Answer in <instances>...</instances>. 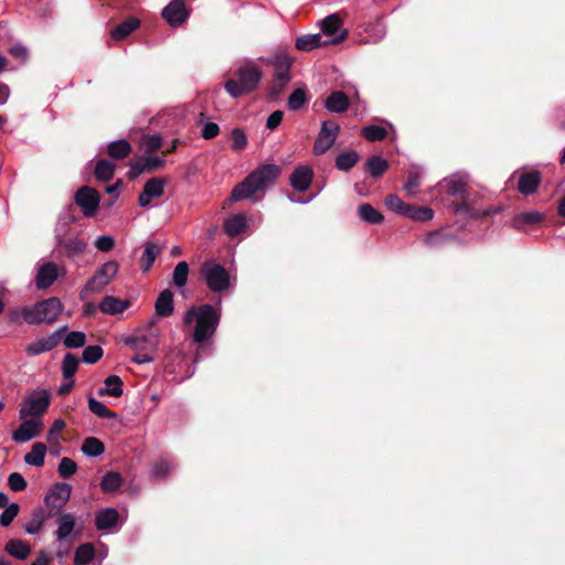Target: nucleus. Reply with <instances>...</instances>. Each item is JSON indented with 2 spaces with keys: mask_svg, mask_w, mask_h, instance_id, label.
Wrapping results in <instances>:
<instances>
[{
  "mask_svg": "<svg viewBox=\"0 0 565 565\" xmlns=\"http://www.w3.org/2000/svg\"><path fill=\"white\" fill-rule=\"evenodd\" d=\"M166 180L163 178L154 177L149 179L142 191L139 193L138 203L140 206L146 207L150 205L151 201L159 199L164 193Z\"/></svg>",
  "mask_w": 565,
  "mask_h": 565,
  "instance_id": "obj_18",
  "label": "nucleus"
},
{
  "mask_svg": "<svg viewBox=\"0 0 565 565\" xmlns=\"http://www.w3.org/2000/svg\"><path fill=\"white\" fill-rule=\"evenodd\" d=\"M82 452L87 457H98L104 454L105 446L102 440L96 437H87L83 441Z\"/></svg>",
  "mask_w": 565,
  "mask_h": 565,
  "instance_id": "obj_41",
  "label": "nucleus"
},
{
  "mask_svg": "<svg viewBox=\"0 0 565 565\" xmlns=\"http://www.w3.org/2000/svg\"><path fill=\"white\" fill-rule=\"evenodd\" d=\"M232 135V149L234 151H242L247 147V136L241 128H234Z\"/></svg>",
  "mask_w": 565,
  "mask_h": 565,
  "instance_id": "obj_57",
  "label": "nucleus"
},
{
  "mask_svg": "<svg viewBox=\"0 0 565 565\" xmlns=\"http://www.w3.org/2000/svg\"><path fill=\"white\" fill-rule=\"evenodd\" d=\"M66 330L67 327H63L52 332L47 337L38 339L36 341L29 343L25 347L26 355L33 358L42 353L52 351L61 342Z\"/></svg>",
  "mask_w": 565,
  "mask_h": 565,
  "instance_id": "obj_13",
  "label": "nucleus"
},
{
  "mask_svg": "<svg viewBox=\"0 0 565 565\" xmlns=\"http://www.w3.org/2000/svg\"><path fill=\"white\" fill-rule=\"evenodd\" d=\"M140 26V20L137 18H129L124 22L119 23L115 26L110 35L116 41H122L128 35H130L134 31H136Z\"/></svg>",
  "mask_w": 565,
  "mask_h": 565,
  "instance_id": "obj_30",
  "label": "nucleus"
},
{
  "mask_svg": "<svg viewBox=\"0 0 565 565\" xmlns=\"http://www.w3.org/2000/svg\"><path fill=\"white\" fill-rule=\"evenodd\" d=\"M469 175L466 172H456L438 183V192L449 196L463 195L467 191Z\"/></svg>",
  "mask_w": 565,
  "mask_h": 565,
  "instance_id": "obj_12",
  "label": "nucleus"
},
{
  "mask_svg": "<svg viewBox=\"0 0 565 565\" xmlns=\"http://www.w3.org/2000/svg\"><path fill=\"white\" fill-rule=\"evenodd\" d=\"M160 252L161 248L157 243L150 241L145 244L140 258L142 271H148L151 268Z\"/></svg>",
  "mask_w": 565,
  "mask_h": 565,
  "instance_id": "obj_36",
  "label": "nucleus"
},
{
  "mask_svg": "<svg viewBox=\"0 0 565 565\" xmlns=\"http://www.w3.org/2000/svg\"><path fill=\"white\" fill-rule=\"evenodd\" d=\"M103 356V349L99 345H88L83 350L82 361L87 364L96 363Z\"/></svg>",
  "mask_w": 565,
  "mask_h": 565,
  "instance_id": "obj_59",
  "label": "nucleus"
},
{
  "mask_svg": "<svg viewBox=\"0 0 565 565\" xmlns=\"http://www.w3.org/2000/svg\"><path fill=\"white\" fill-rule=\"evenodd\" d=\"M95 247L99 252H110L115 247V238L110 235H100L95 239Z\"/></svg>",
  "mask_w": 565,
  "mask_h": 565,
  "instance_id": "obj_63",
  "label": "nucleus"
},
{
  "mask_svg": "<svg viewBox=\"0 0 565 565\" xmlns=\"http://www.w3.org/2000/svg\"><path fill=\"white\" fill-rule=\"evenodd\" d=\"M161 14L166 22L173 28L182 25L189 18L184 0H172L163 8Z\"/></svg>",
  "mask_w": 565,
  "mask_h": 565,
  "instance_id": "obj_17",
  "label": "nucleus"
},
{
  "mask_svg": "<svg viewBox=\"0 0 565 565\" xmlns=\"http://www.w3.org/2000/svg\"><path fill=\"white\" fill-rule=\"evenodd\" d=\"M358 213L360 218L369 224H380L383 221V215L367 203L361 204Z\"/></svg>",
  "mask_w": 565,
  "mask_h": 565,
  "instance_id": "obj_44",
  "label": "nucleus"
},
{
  "mask_svg": "<svg viewBox=\"0 0 565 565\" xmlns=\"http://www.w3.org/2000/svg\"><path fill=\"white\" fill-rule=\"evenodd\" d=\"M189 276V265L186 262L182 260L177 264V266L173 269L172 279L173 284L178 288H182L186 285Z\"/></svg>",
  "mask_w": 565,
  "mask_h": 565,
  "instance_id": "obj_51",
  "label": "nucleus"
},
{
  "mask_svg": "<svg viewBox=\"0 0 565 565\" xmlns=\"http://www.w3.org/2000/svg\"><path fill=\"white\" fill-rule=\"evenodd\" d=\"M295 46L299 51L310 52V51L321 47V46H328V44L324 41V39L322 38V34L315 33V34H305V35L298 36L296 40Z\"/></svg>",
  "mask_w": 565,
  "mask_h": 565,
  "instance_id": "obj_27",
  "label": "nucleus"
},
{
  "mask_svg": "<svg viewBox=\"0 0 565 565\" xmlns=\"http://www.w3.org/2000/svg\"><path fill=\"white\" fill-rule=\"evenodd\" d=\"M46 515L43 509H38L33 512L30 522L25 525L24 531L28 534L35 535L43 529Z\"/></svg>",
  "mask_w": 565,
  "mask_h": 565,
  "instance_id": "obj_48",
  "label": "nucleus"
},
{
  "mask_svg": "<svg viewBox=\"0 0 565 565\" xmlns=\"http://www.w3.org/2000/svg\"><path fill=\"white\" fill-rule=\"evenodd\" d=\"M78 359L72 354L66 353L62 362V374L65 380L72 379L77 371Z\"/></svg>",
  "mask_w": 565,
  "mask_h": 565,
  "instance_id": "obj_52",
  "label": "nucleus"
},
{
  "mask_svg": "<svg viewBox=\"0 0 565 565\" xmlns=\"http://www.w3.org/2000/svg\"><path fill=\"white\" fill-rule=\"evenodd\" d=\"M51 396L47 391H36L26 395L19 409L20 420L24 418L39 419L49 408Z\"/></svg>",
  "mask_w": 565,
  "mask_h": 565,
  "instance_id": "obj_7",
  "label": "nucleus"
},
{
  "mask_svg": "<svg viewBox=\"0 0 565 565\" xmlns=\"http://www.w3.org/2000/svg\"><path fill=\"white\" fill-rule=\"evenodd\" d=\"M221 308H215L212 305H202L200 307H190L183 316L184 326L193 327V341L203 343L210 340L220 323Z\"/></svg>",
  "mask_w": 565,
  "mask_h": 565,
  "instance_id": "obj_1",
  "label": "nucleus"
},
{
  "mask_svg": "<svg viewBox=\"0 0 565 565\" xmlns=\"http://www.w3.org/2000/svg\"><path fill=\"white\" fill-rule=\"evenodd\" d=\"M386 206L398 214L404 215L408 204H405L396 194H388L385 199Z\"/></svg>",
  "mask_w": 565,
  "mask_h": 565,
  "instance_id": "obj_60",
  "label": "nucleus"
},
{
  "mask_svg": "<svg viewBox=\"0 0 565 565\" xmlns=\"http://www.w3.org/2000/svg\"><path fill=\"white\" fill-rule=\"evenodd\" d=\"M63 303L57 297L39 301L25 311L26 323L31 326L52 324L61 316Z\"/></svg>",
  "mask_w": 565,
  "mask_h": 565,
  "instance_id": "obj_4",
  "label": "nucleus"
},
{
  "mask_svg": "<svg viewBox=\"0 0 565 565\" xmlns=\"http://www.w3.org/2000/svg\"><path fill=\"white\" fill-rule=\"evenodd\" d=\"M268 63H270L274 67H275V78L282 82V83H288L290 81V67H291V64H292V60L281 53V54H276L275 56H273L271 58H268L267 60Z\"/></svg>",
  "mask_w": 565,
  "mask_h": 565,
  "instance_id": "obj_22",
  "label": "nucleus"
},
{
  "mask_svg": "<svg viewBox=\"0 0 565 565\" xmlns=\"http://www.w3.org/2000/svg\"><path fill=\"white\" fill-rule=\"evenodd\" d=\"M99 201V193L88 186H82L75 193V202L86 216H90L96 212Z\"/></svg>",
  "mask_w": 565,
  "mask_h": 565,
  "instance_id": "obj_15",
  "label": "nucleus"
},
{
  "mask_svg": "<svg viewBox=\"0 0 565 565\" xmlns=\"http://www.w3.org/2000/svg\"><path fill=\"white\" fill-rule=\"evenodd\" d=\"M247 228V218L244 214H234L224 222V231L227 235L234 237Z\"/></svg>",
  "mask_w": 565,
  "mask_h": 565,
  "instance_id": "obj_29",
  "label": "nucleus"
},
{
  "mask_svg": "<svg viewBox=\"0 0 565 565\" xmlns=\"http://www.w3.org/2000/svg\"><path fill=\"white\" fill-rule=\"evenodd\" d=\"M119 513L114 508H106L97 511L95 525L99 531H109L118 523Z\"/></svg>",
  "mask_w": 565,
  "mask_h": 565,
  "instance_id": "obj_23",
  "label": "nucleus"
},
{
  "mask_svg": "<svg viewBox=\"0 0 565 565\" xmlns=\"http://www.w3.org/2000/svg\"><path fill=\"white\" fill-rule=\"evenodd\" d=\"M76 462L67 457L62 458L57 467L58 475L64 479L73 476L76 472Z\"/></svg>",
  "mask_w": 565,
  "mask_h": 565,
  "instance_id": "obj_58",
  "label": "nucleus"
},
{
  "mask_svg": "<svg viewBox=\"0 0 565 565\" xmlns=\"http://www.w3.org/2000/svg\"><path fill=\"white\" fill-rule=\"evenodd\" d=\"M404 216H407L414 221L427 222L434 217V212L429 207H417L408 204Z\"/></svg>",
  "mask_w": 565,
  "mask_h": 565,
  "instance_id": "obj_49",
  "label": "nucleus"
},
{
  "mask_svg": "<svg viewBox=\"0 0 565 565\" xmlns=\"http://www.w3.org/2000/svg\"><path fill=\"white\" fill-rule=\"evenodd\" d=\"M306 89L296 88L288 97L287 106L290 110H299L307 103Z\"/></svg>",
  "mask_w": 565,
  "mask_h": 565,
  "instance_id": "obj_53",
  "label": "nucleus"
},
{
  "mask_svg": "<svg viewBox=\"0 0 565 565\" xmlns=\"http://www.w3.org/2000/svg\"><path fill=\"white\" fill-rule=\"evenodd\" d=\"M82 533V527L76 529V518L72 513H63L57 519V529L54 532V536L57 542H67L74 534L78 537Z\"/></svg>",
  "mask_w": 565,
  "mask_h": 565,
  "instance_id": "obj_16",
  "label": "nucleus"
},
{
  "mask_svg": "<svg viewBox=\"0 0 565 565\" xmlns=\"http://www.w3.org/2000/svg\"><path fill=\"white\" fill-rule=\"evenodd\" d=\"M95 547L92 543L81 544L74 554V564L75 565H87L95 557Z\"/></svg>",
  "mask_w": 565,
  "mask_h": 565,
  "instance_id": "obj_39",
  "label": "nucleus"
},
{
  "mask_svg": "<svg viewBox=\"0 0 565 565\" xmlns=\"http://www.w3.org/2000/svg\"><path fill=\"white\" fill-rule=\"evenodd\" d=\"M105 386L98 390L99 396L119 397L122 395V381L118 375H109L104 381Z\"/></svg>",
  "mask_w": 565,
  "mask_h": 565,
  "instance_id": "obj_32",
  "label": "nucleus"
},
{
  "mask_svg": "<svg viewBox=\"0 0 565 565\" xmlns=\"http://www.w3.org/2000/svg\"><path fill=\"white\" fill-rule=\"evenodd\" d=\"M312 179V169L309 166H299L290 174L289 181L294 189L303 192L309 189Z\"/></svg>",
  "mask_w": 565,
  "mask_h": 565,
  "instance_id": "obj_21",
  "label": "nucleus"
},
{
  "mask_svg": "<svg viewBox=\"0 0 565 565\" xmlns=\"http://www.w3.org/2000/svg\"><path fill=\"white\" fill-rule=\"evenodd\" d=\"M156 315L160 318H167L174 311L173 294L170 289L162 290L154 303Z\"/></svg>",
  "mask_w": 565,
  "mask_h": 565,
  "instance_id": "obj_24",
  "label": "nucleus"
},
{
  "mask_svg": "<svg viewBox=\"0 0 565 565\" xmlns=\"http://www.w3.org/2000/svg\"><path fill=\"white\" fill-rule=\"evenodd\" d=\"M58 246L63 248L66 257L74 258L86 250L87 244L78 237H72L66 241L60 239Z\"/></svg>",
  "mask_w": 565,
  "mask_h": 565,
  "instance_id": "obj_31",
  "label": "nucleus"
},
{
  "mask_svg": "<svg viewBox=\"0 0 565 565\" xmlns=\"http://www.w3.org/2000/svg\"><path fill=\"white\" fill-rule=\"evenodd\" d=\"M236 78H230L225 82V90L234 98L257 89L263 77L262 68L254 61H244L234 72Z\"/></svg>",
  "mask_w": 565,
  "mask_h": 565,
  "instance_id": "obj_3",
  "label": "nucleus"
},
{
  "mask_svg": "<svg viewBox=\"0 0 565 565\" xmlns=\"http://www.w3.org/2000/svg\"><path fill=\"white\" fill-rule=\"evenodd\" d=\"M64 345L70 349L82 348L86 343V335L82 331H71L64 337Z\"/></svg>",
  "mask_w": 565,
  "mask_h": 565,
  "instance_id": "obj_54",
  "label": "nucleus"
},
{
  "mask_svg": "<svg viewBox=\"0 0 565 565\" xmlns=\"http://www.w3.org/2000/svg\"><path fill=\"white\" fill-rule=\"evenodd\" d=\"M115 173V164L106 159H100L95 166V177L97 180L107 182L113 179Z\"/></svg>",
  "mask_w": 565,
  "mask_h": 565,
  "instance_id": "obj_42",
  "label": "nucleus"
},
{
  "mask_svg": "<svg viewBox=\"0 0 565 565\" xmlns=\"http://www.w3.org/2000/svg\"><path fill=\"white\" fill-rule=\"evenodd\" d=\"M358 161L359 153L355 150L343 151L335 158V168L340 171L348 172Z\"/></svg>",
  "mask_w": 565,
  "mask_h": 565,
  "instance_id": "obj_40",
  "label": "nucleus"
},
{
  "mask_svg": "<svg viewBox=\"0 0 565 565\" xmlns=\"http://www.w3.org/2000/svg\"><path fill=\"white\" fill-rule=\"evenodd\" d=\"M132 147L126 139L111 141L107 146V153L115 160H122L130 154Z\"/></svg>",
  "mask_w": 565,
  "mask_h": 565,
  "instance_id": "obj_34",
  "label": "nucleus"
},
{
  "mask_svg": "<svg viewBox=\"0 0 565 565\" xmlns=\"http://www.w3.org/2000/svg\"><path fill=\"white\" fill-rule=\"evenodd\" d=\"M8 484L10 489L15 492L23 491L28 486L24 477L19 472H12L9 475Z\"/></svg>",
  "mask_w": 565,
  "mask_h": 565,
  "instance_id": "obj_61",
  "label": "nucleus"
},
{
  "mask_svg": "<svg viewBox=\"0 0 565 565\" xmlns=\"http://www.w3.org/2000/svg\"><path fill=\"white\" fill-rule=\"evenodd\" d=\"M280 173L281 168L274 163L258 167L232 190L231 201L250 199L256 192L274 184Z\"/></svg>",
  "mask_w": 565,
  "mask_h": 565,
  "instance_id": "obj_2",
  "label": "nucleus"
},
{
  "mask_svg": "<svg viewBox=\"0 0 565 565\" xmlns=\"http://www.w3.org/2000/svg\"><path fill=\"white\" fill-rule=\"evenodd\" d=\"M454 239V235L446 233L444 230H436L426 234L424 244L429 248H440Z\"/></svg>",
  "mask_w": 565,
  "mask_h": 565,
  "instance_id": "obj_33",
  "label": "nucleus"
},
{
  "mask_svg": "<svg viewBox=\"0 0 565 565\" xmlns=\"http://www.w3.org/2000/svg\"><path fill=\"white\" fill-rule=\"evenodd\" d=\"M119 265L116 260L104 263L81 289V300L87 299L90 295L99 294L117 276Z\"/></svg>",
  "mask_w": 565,
  "mask_h": 565,
  "instance_id": "obj_5",
  "label": "nucleus"
},
{
  "mask_svg": "<svg viewBox=\"0 0 565 565\" xmlns=\"http://www.w3.org/2000/svg\"><path fill=\"white\" fill-rule=\"evenodd\" d=\"M339 132L340 126L337 122L332 120L323 121L313 143V154L320 156L326 153L334 145Z\"/></svg>",
  "mask_w": 565,
  "mask_h": 565,
  "instance_id": "obj_8",
  "label": "nucleus"
},
{
  "mask_svg": "<svg viewBox=\"0 0 565 565\" xmlns=\"http://www.w3.org/2000/svg\"><path fill=\"white\" fill-rule=\"evenodd\" d=\"M386 35V25L382 20H374L360 26V42L365 44H376Z\"/></svg>",
  "mask_w": 565,
  "mask_h": 565,
  "instance_id": "obj_19",
  "label": "nucleus"
},
{
  "mask_svg": "<svg viewBox=\"0 0 565 565\" xmlns=\"http://www.w3.org/2000/svg\"><path fill=\"white\" fill-rule=\"evenodd\" d=\"M218 134H220V127L217 124H215L213 121L204 122L202 130H201V136L204 139H206V140L213 139Z\"/></svg>",
  "mask_w": 565,
  "mask_h": 565,
  "instance_id": "obj_64",
  "label": "nucleus"
},
{
  "mask_svg": "<svg viewBox=\"0 0 565 565\" xmlns=\"http://www.w3.org/2000/svg\"><path fill=\"white\" fill-rule=\"evenodd\" d=\"M362 136L369 141H381L387 136V130L382 126L369 125L362 128Z\"/></svg>",
  "mask_w": 565,
  "mask_h": 565,
  "instance_id": "obj_50",
  "label": "nucleus"
},
{
  "mask_svg": "<svg viewBox=\"0 0 565 565\" xmlns=\"http://www.w3.org/2000/svg\"><path fill=\"white\" fill-rule=\"evenodd\" d=\"M6 552L18 559H25L30 555V545L22 540H10L4 547Z\"/></svg>",
  "mask_w": 565,
  "mask_h": 565,
  "instance_id": "obj_37",
  "label": "nucleus"
},
{
  "mask_svg": "<svg viewBox=\"0 0 565 565\" xmlns=\"http://www.w3.org/2000/svg\"><path fill=\"white\" fill-rule=\"evenodd\" d=\"M130 306L129 300H121L114 296H106L99 302V310L103 313L115 316L124 312Z\"/></svg>",
  "mask_w": 565,
  "mask_h": 565,
  "instance_id": "obj_26",
  "label": "nucleus"
},
{
  "mask_svg": "<svg viewBox=\"0 0 565 565\" xmlns=\"http://www.w3.org/2000/svg\"><path fill=\"white\" fill-rule=\"evenodd\" d=\"M121 484L122 478L120 473L115 471L107 472L100 481V488L105 493H110L118 490L121 487Z\"/></svg>",
  "mask_w": 565,
  "mask_h": 565,
  "instance_id": "obj_45",
  "label": "nucleus"
},
{
  "mask_svg": "<svg viewBox=\"0 0 565 565\" xmlns=\"http://www.w3.org/2000/svg\"><path fill=\"white\" fill-rule=\"evenodd\" d=\"M174 468L175 466L171 460L161 458L152 465L151 477L154 479L167 478L174 470Z\"/></svg>",
  "mask_w": 565,
  "mask_h": 565,
  "instance_id": "obj_43",
  "label": "nucleus"
},
{
  "mask_svg": "<svg viewBox=\"0 0 565 565\" xmlns=\"http://www.w3.org/2000/svg\"><path fill=\"white\" fill-rule=\"evenodd\" d=\"M47 448L43 443H34L31 451L24 456V462L32 467H42L44 465Z\"/></svg>",
  "mask_w": 565,
  "mask_h": 565,
  "instance_id": "obj_35",
  "label": "nucleus"
},
{
  "mask_svg": "<svg viewBox=\"0 0 565 565\" xmlns=\"http://www.w3.org/2000/svg\"><path fill=\"white\" fill-rule=\"evenodd\" d=\"M350 106L348 96L341 90L332 92L324 100V108L334 114L344 113Z\"/></svg>",
  "mask_w": 565,
  "mask_h": 565,
  "instance_id": "obj_25",
  "label": "nucleus"
},
{
  "mask_svg": "<svg viewBox=\"0 0 565 565\" xmlns=\"http://www.w3.org/2000/svg\"><path fill=\"white\" fill-rule=\"evenodd\" d=\"M365 166L367 172L374 178L381 177L388 169L387 160L379 156L369 158Z\"/></svg>",
  "mask_w": 565,
  "mask_h": 565,
  "instance_id": "obj_47",
  "label": "nucleus"
},
{
  "mask_svg": "<svg viewBox=\"0 0 565 565\" xmlns=\"http://www.w3.org/2000/svg\"><path fill=\"white\" fill-rule=\"evenodd\" d=\"M201 276L211 291L223 292L231 287L228 271L213 259H207L202 264Z\"/></svg>",
  "mask_w": 565,
  "mask_h": 565,
  "instance_id": "obj_6",
  "label": "nucleus"
},
{
  "mask_svg": "<svg viewBox=\"0 0 565 565\" xmlns=\"http://www.w3.org/2000/svg\"><path fill=\"white\" fill-rule=\"evenodd\" d=\"M542 220L543 214L539 211L521 212L514 215V217L512 218V226L514 228L521 230L524 227V225L536 224L540 223Z\"/></svg>",
  "mask_w": 565,
  "mask_h": 565,
  "instance_id": "obj_38",
  "label": "nucleus"
},
{
  "mask_svg": "<svg viewBox=\"0 0 565 565\" xmlns=\"http://www.w3.org/2000/svg\"><path fill=\"white\" fill-rule=\"evenodd\" d=\"M72 487L68 483L56 482L45 494V505L60 511L70 500Z\"/></svg>",
  "mask_w": 565,
  "mask_h": 565,
  "instance_id": "obj_14",
  "label": "nucleus"
},
{
  "mask_svg": "<svg viewBox=\"0 0 565 565\" xmlns=\"http://www.w3.org/2000/svg\"><path fill=\"white\" fill-rule=\"evenodd\" d=\"M124 343L134 351L156 352L159 345V332L156 330L138 332L125 338Z\"/></svg>",
  "mask_w": 565,
  "mask_h": 565,
  "instance_id": "obj_11",
  "label": "nucleus"
},
{
  "mask_svg": "<svg viewBox=\"0 0 565 565\" xmlns=\"http://www.w3.org/2000/svg\"><path fill=\"white\" fill-rule=\"evenodd\" d=\"M88 408L94 415H96L99 418H105V419L117 418L116 413L110 411L103 402H100L94 397L88 398Z\"/></svg>",
  "mask_w": 565,
  "mask_h": 565,
  "instance_id": "obj_46",
  "label": "nucleus"
},
{
  "mask_svg": "<svg viewBox=\"0 0 565 565\" xmlns=\"http://www.w3.org/2000/svg\"><path fill=\"white\" fill-rule=\"evenodd\" d=\"M322 38L328 45L343 42L348 36V31L342 28V21L338 13H332L321 21Z\"/></svg>",
  "mask_w": 565,
  "mask_h": 565,
  "instance_id": "obj_9",
  "label": "nucleus"
},
{
  "mask_svg": "<svg viewBox=\"0 0 565 565\" xmlns=\"http://www.w3.org/2000/svg\"><path fill=\"white\" fill-rule=\"evenodd\" d=\"M541 183V177L537 171L526 172L520 175L518 190L522 194H532L534 193Z\"/></svg>",
  "mask_w": 565,
  "mask_h": 565,
  "instance_id": "obj_28",
  "label": "nucleus"
},
{
  "mask_svg": "<svg viewBox=\"0 0 565 565\" xmlns=\"http://www.w3.org/2000/svg\"><path fill=\"white\" fill-rule=\"evenodd\" d=\"M423 173L420 170L415 169L408 172L406 182L404 183V189L408 194H414L416 189L420 184V179Z\"/></svg>",
  "mask_w": 565,
  "mask_h": 565,
  "instance_id": "obj_55",
  "label": "nucleus"
},
{
  "mask_svg": "<svg viewBox=\"0 0 565 565\" xmlns=\"http://www.w3.org/2000/svg\"><path fill=\"white\" fill-rule=\"evenodd\" d=\"M20 507L18 503H10L0 515V525L3 527L9 526L17 518Z\"/></svg>",
  "mask_w": 565,
  "mask_h": 565,
  "instance_id": "obj_56",
  "label": "nucleus"
},
{
  "mask_svg": "<svg viewBox=\"0 0 565 565\" xmlns=\"http://www.w3.org/2000/svg\"><path fill=\"white\" fill-rule=\"evenodd\" d=\"M141 145L146 151L152 152L161 148L162 138L159 135H148L142 138Z\"/></svg>",
  "mask_w": 565,
  "mask_h": 565,
  "instance_id": "obj_62",
  "label": "nucleus"
},
{
  "mask_svg": "<svg viewBox=\"0 0 565 565\" xmlns=\"http://www.w3.org/2000/svg\"><path fill=\"white\" fill-rule=\"evenodd\" d=\"M20 426L13 431L12 439L17 443H26L38 437L43 428L41 419L24 418Z\"/></svg>",
  "mask_w": 565,
  "mask_h": 565,
  "instance_id": "obj_20",
  "label": "nucleus"
},
{
  "mask_svg": "<svg viewBox=\"0 0 565 565\" xmlns=\"http://www.w3.org/2000/svg\"><path fill=\"white\" fill-rule=\"evenodd\" d=\"M60 277V270L55 263L40 260L35 265L34 284L38 289L50 288Z\"/></svg>",
  "mask_w": 565,
  "mask_h": 565,
  "instance_id": "obj_10",
  "label": "nucleus"
}]
</instances>
